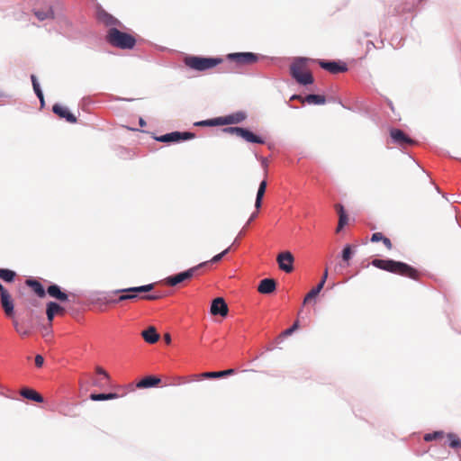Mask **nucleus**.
Segmentation results:
<instances>
[{"label":"nucleus","mask_w":461,"mask_h":461,"mask_svg":"<svg viewBox=\"0 0 461 461\" xmlns=\"http://www.w3.org/2000/svg\"><path fill=\"white\" fill-rule=\"evenodd\" d=\"M447 446L453 449H457L461 447V438L455 433L449 432L447 434Z\"/></svg>","instance_id":"obj_35"},{"label":"nucleus","mask_w":461,"mask_h":461,"mask_svg":"<svg viewBox=\"0 0 461 461\" xmlns=\"http://www.w3.org/2000/svg\"><path fill=\"white\" fill-rule=\"evenodd\" d=\"M110 383H107L103 377L102 378H92L91 384L99 388H104Z\"/></svg>","instance_id":"obj_42"},{"label":"nucleus","mask_w":461,"mask_h":461,"mask_svg":"<svg viewBox=\"0 0 461 461\" xmlns=\"http://www.w3.org/2000/svg\"><path fill=\"white\" fill-rule=\"evenodd\" d=\"M220 57H203L195 55H187L184 59V63L189 68L203 72L212 69L222 62Z\"/></svg>","instance_id":"obj_4"},{"label":"nucleus","mask_w":461,"mask_h":461,"mask_svg":"<svg viewBox=\"0 0 461 461\" xmlns=\"http://www.w3.org/2000/svg\"><path fill=\"white\" fill-rule=\"evenodd\" d=\"M255 157H256V158H257L258 160H259V161H260V163H261V165H262V167H265V168H266V167H267V159L266 158H264V157H260V156H258L257 153L255 154Z\"/></svg>","instance_id":"obj_48"},{"label":"nucleus","mask_w":461,"mask_h":461,"mask_svg":"<svg viewBox=\"0 0 461 461\" xmlns=\"http://www.w3.org/2000/svg\"><path fill=\"white\" fill-rule=\"evenodd\" d=\"M369 44H371L372 46H375V45H374V42H372V41H369V42H368V45H369Z\"/></svg>","instance_id":"obj_62"},{"label":"nucleus","mask_w":461,"mask_h":461,"mask_svg":"<svg viewBox=\"0 0 461 461\" xmlns=\"http://www.w3.org/2000/svg\"><path fill=\"white\" fill-rule=\"evenodd\" d=\"M33 14L41 22L45 21L47 19H55L56 18V14H55V12H54V9L52 6H50L46 11L34 9Z\"/></svg>","instance_id":"obj_28"},{"label":"nucleus","mask_w":461,"mask_h":461,"mask_svg":"<svg viewBox=\"0 0 461 461\" xmlns=\"http://www.w3.org/2000/svg\"><path fill=\"white\" fill-rule=\"evenodd\" d=\"M31 80H32L33 91L41 103V107H44L45 106L44 95H43V92L41 90V87L38 81L37 77L35 75L32 74Z\"/></svg>","instance_id":"obj_29"},{"label":"nucleus","mask_w":461,"mask_h":461,"mask_svg":"<svg viewBox=\"0 0 461 461\" xmlns=\"http://www.w3.org/2000/svg\"><path fill=\"white\" fill-rule=\"evenodd\" d=\"M338 212L339 215V223L337 227V231H339L348 224V216L345 212V209L342 205H338Z\"/></svg>","instance_id":"obj_36"},{"label":"nucleus","mask_w":461,"mask_h":461,"mask_svg":"<svg viewBox=\"0 0 461 461\" xmlns=\"http://www.w3.org/2000/svg\"><path fill=\"white\" fill-rule=\"evenodd\" d=\"M195 126H206V127H213L212 123V119L199 121L194 123Z\"/></svg>","instance_id":"obj_46"},{"label":"nucleus","mask_w":461,"mask_h":461,"mask_svg":"<svg viewBox=\"0 0 461 461\" xmlns=\"http://www.w3.org/2000/svg\"><path fill=\"white\" fill-rule=\"evenodd\" d=\"M141 336L143 339L149 344H154L159 339V334L153 326H149L146 330H142Z\"/></svg>","instance_id":"obj_27"},{"label":"nucleus","mask_w":461,"mask_h":461,"mask_svg":"<svg viewBox=\"0 0 461 461\" xmlns=\"http://www.w3.org/2000/svg\"><path fill=\"white\" fill-rule=\"evenodd\" d=\"M286 104H287V105H288L289 107H291V108H293V109H297V108H298V107H297V106H295V105H292V104H290L288 102H286Z\"/></svg>","instance_id":"obj_59"},{"label":"nucleus","mask_w":461,"mask_h":461,"mask_svg":"<svg viewBox=\"0 0 461 461\" xmlns=\"http://www.w3.org/2000/svg\"><path fill=\"white\" fill-rule=\"evenodd\" d=\"M139 125H140V127H144V126H146V121H145L142 117H140V118H139Z\"/></svg>","instance_id":"obj_54"},{"label":"nucleus","mask_w":461,"mask_h":461,"mask_svg":"<svg viewBox=\"0 0 461 461\" xmlns=\"http://www.w3.org/2000/svg\"><path fill=\"white\" fill-rule=\"evenodd\" d=\"M239 239H240V238H238V237H237V238L234 240L233 243L230 245V248H231L233 245H238V244H239Z\"/></svg>","instance_id":"obj_57"},{"label":"nucleus","mask_w":461,"mask_h":461,"mask_svg":"<svg viewBox=\"0 0 461 461\" xmlns=\"http://www.w3.org/2000/svg\"><path fill=\"white\" fill-rule=\"evenodd\" d=\"M6 290H7V288H5V287L2 285V283L0 282V295H1L4 292H5Z\"/></svg>","instance_id":"obj_56"},{"label":"nucleus","mask_w":461,"mask_h":461,"mask_svg":"<svg viewBox=\"0 0 461 461\" xmlns=\"http://www.w3.org/2000/svg\"><path fill=\"white\" fill-rule=\"evenodd\" d=\"M444 436V432L442 430H436L431 433H426L424 435V440L427 442L435 440L437 438H442Z\"/></svg>","instance_id":"obj_39"},{"label":"nucleus","mask_w":461,"mask_h":461,"mask_svg":"<svg viewBox=\"0 0 461 461\" xmlns=\"http://www.w3.org/2000/svg\"><path fill=\"white\" fill-rule=\"evenodd\" d=\"M110 291H93L88 295L89 302L98 307L100 310H104L109 306Z\"/></svg>","instance_id":"obj_11"},{"label":"nucleus","mask_w":461,"mask_h":461,"mask_svg":"<svg viewBox=\"0 0 461 461\" xmlns=\"http://www.w3.org/2000/svg\"><path fill=\"white\" fill-rule=\"evenodd\" d=\"M328 278V268L325 269L320 282L313 287L304 297L303 304H306L311 300L315 299L321 291L323 289L326 280Z\"/></svg>","instance_id":"obj_20"},{"label":"nucleus","mask_w":461,"mask_h":461,"mask_svg":"<svg viewBox=\"0 0 461 461\" xmlns=\"http://www.w3.org/2000/svg\"><path fill=\"white\" fill-rule=\"evenodd\" d=\"M52 112L59 118L65 120L69 123H76L77 122V116L72 113L67 106L56 103L52 106Z\"/></svg>","instance_id":"obj_16"},{"label":"nucleus","mask_w":461,"mask_h":461,"mask_svg":"<svg viewBox=\"0 0 461 461\" xmlns=\"http://www.w3.org/2000/svg\"><path fill=\"white\" fill-rule=\"evenodd\" d=\"M97 18L109 28L122 26V23L117 18H115L103 8L97 10Z\"/></svg>","instance_id":"obj_19"},{"label":"nucleus","mask_w":461,"mask_h":461,"mask_svg":"<svg viewBox=\"0 0 461 461\" xmlns=\"http://www.w3.org/2000/svg\"><path fill=\"white\" fill-rule=\"evenodd\" d=\"M310 59L305 57H296L294 59L290 66V75L301 86H309L313 84L314 77L309 70H305V67Z\"/></svg>","instance_id":"obj_3"},{"label":"nucleus","mask_w":461,"mask_h":461,"mask_svg":"<svg viewBox=\"0 0 461 461\" xmlns=\"http://www.w3.org/2000/svg\"><path fill=\"white\" fill-rule=\"evenodd\" d=\"M390 137L393 143L399 146H411L415 144V140L407 135L402 130L392 128L390 130Z\"/></svg>","instance_id":"obj_12"},{"label":"nucleus","mask_w":461,"mask_h":461,"mask_svg":"<svg viewBox=\"0 0 461 461\" xmlns=\"http://www.w3.org/2000/svg\"><path fill=\"white\" fill-rule=\"evenodd\" d=\"M25 285L31 288L39 298H44L46 296L47 289H45L44 285L38 279L29 277L25 280Z\"/></svg>","instance_id":"obj_22"},{"label":"nucleus","mask_w":461,"mask_h":461,"mask_svg":"<svg viewBox=\"0 0 461 461\" xmlns=\"http://www.w3.org/2000/svg\"><path fill=\"white\" fill-rule=\"evenodd\" d=\"M436 191H437L438 194H441V191H440V189L438 188V186H436Z\"/></svg>","instance_id":"obj_60"},{"label":"nucleus","mask_w":461,"mask_h":461,"mask_svg":"<svg viewBox=\"0 0 461 461\" xmlns=\"http://www.w3.org/2000/svg\"><path fill=\"white\" fill-rule=\"evenodd\" d=\"M276 289V282L273 278H264L260 281L258 290L260 294H270Z\"/></svg>","instance_id":"obj_23"},{"label":"nucleus","mask_w":461,"mask_h":461,"mask_svg":"<svg viewBox=\"0 0 461 461\" xmlns=\"http://www.w3.org/2000/svg\"><path fill=\"white\" fill-rule=\"evenodd\" d=\"M226 58L229 61H233L240 65H249L258 62L260 55L250 51H242L229 53Z\"/></svg>","instance_id":"obj_9"},{"label":"nucleus","mask_w":461,"mask_h":461,"mask_svg":"<svg viewBox=\"0 0 461 461\" xmlns=\"http://www.w3.org/2000/svg\"><path fill=\"white\" fill-rule=\"evenodd\" d=\"M194 138H195L194 132L175 131H171V132H167V133L157 136L154 139L157 141L164 142V143H180L183 141L193 140Z\"/></svg>","instance_id":"obj_8"},{"label":"nucleus","mask_w":461,"mask_h":461,"mask_svg":"<svg viewBox=\"0 0 461 461\" xmlns=\"http://www.w3.org/2000/svg\"><path fill=\"white\" fill-rule=\"evenodd\" d=\"M371 265L381 270L403 276H408L413 280H418L420 276L419 271L412 266L405 262L397 261L391 258H375L371 261Z\"/></svg>","instance_id":"obj_1"},{"label":"nucleus","mask_w":461,"mask_h":461,"mask_svg":"<svg viewBox=\"0 0 461 461\" xmlns=\"http://www.w3.org/2000/svg\"><path fill=\"white\" fill-rule=\"evenodd\" d=\"M61 28H68L71 26L69 20L64 15H58L55 18Z\"/></svg>","instance_id":"obj_41"},{"label":"nucleus","mask_w":461,"mask_h":461,"mask_svg":"<svg viewBox=\"0 0 461 461\" xmlns=\"http://www.w3.org/2000/svg\"><path fill=\"white\" fill-rule=\"evenodd\" d=\"M420 3L422 2L423 0H418Z\"/></svg>","instance_id":"obj_63"},{"label":"nucleus","mask_w":461,"mask_h":461,"mask_svg":"<svg viewBox=\"0 0 461 461\" xmlns=\"http://www.w3.org/2000/svg\"><path fill=\"white\" fill-rule=\"evenodd\" d=\"M21 336L27 337L31 334V330L29 329H22L20 331H17Z\"/></svg>","instance_id":"obj_51"},{"label":"nucleus","mask_w":461,"mask_h":461,"mask_svg":"<svg viewBox=\"0 0 461 461\" xmlns=\"http://www.w3.org/2000/svg\"><path fill=\"white\" fill-rule=\"evenodd\" d=\"M64 311V307H62L58 302L50 301L46 303V315L50 327L51 326L55 316Z\"/></svg>","instance_id":"obj_21"},{"label":"nucleus","mask_w":461,"mask_h":461,"mask_svg":"<svg viewBox=\"0 0 461 461\" xmlns=\"http://www.w3.org/2000/svg\"><path fill=\"white\" fill-rule=\"evenodd\" d=\"M229 312L228 305L222 297H216L212 300L210 313L213 316L226 317Z\"/></svg>","instance_id":"obj_18"},{"label":"nucleus","mask_w":461,"mask_h":461,"mask_svg":"<svg viewBox=\"0 0 461 461\" xmlns=\"http://www.w3.org/2000/svg\"><path fill=\"white\" fill-rule=\"evenodd\" d=\"M224 133L228 134H235L244 140L249 143L253 144H265L266 140L258 135L254 133L250 129L240 127V126H228L222 129Z\"/></svg>","instance_id":"obj_6"},{"label":"nucleus","mask_w":461,"mask_h":461,"mask_svg":"<svg viewBox=\"0 0 461 461\" xmlns=\"http://www.w3.org/2000/svg\"><path fill=\"white\" fill-rule=\"evenodd\" d=\"M384 235L382 232H374L371 236V242H379L384 240Z\"/></svg>","instance_id":"obj_45"},{"label":"nucleus","mask_w":461,"mask_h":461,"mask_svg":"<svg viewBox=\"0 0 461 461\" xmlns=\"http://www.w3.org/2000/svg\"><path fill=\"white\" fill-rule=\"evenodd\" d=\"M235 372H236L235 369L230 368V369L221 370V371L205 372V373L202 374V376L204 378H212V379L222 378V377H226L228 375H233V374H235Z\"/></svg>","instance_id":"obj_31"},{"label":"nucleus","mask_w":461,"mask_h":461,"mask_svg":"<svg viewBox=\"0 0 461 461\" xmlns=\"http://www.w3.org/2000/svg\"><path fill=\"white\" fill-rule=\"evenodd\" d=\"M385 102H386L387 105L389 106V108H390L393 112H394V106H393V102H392L390 99H388V98H386Z\"/></svg>","instance_id":"obj_52"},{"label":"nucleus","mask_w":461,"mask_h":461,"mask_svg":"<svg viewBox=\"0 0 461 461\" xmlns=\"http://www.w3.org/2000/svg\"><path fill=\"white\" fill-rule=\"evenodd\" d=\"M119 398V394L116 393H93L89 395V399L94 402L109 401Z\"/></svg>","instance_id":"obj_30"},{"label":"nucleus","mask_w":461,"mask_h":461,"mask_svg":"<svg viewBox=\"0 0 461 461\" xmlns=\"http://www.w3.org/2000/svg\"><path fill=\"white\" fill-rule=\"evenodd\" d=\"M228 125L237 124L247 118V113L244 111H237L235 113L227 114Z\"/></svg>","instance_id":"obj_32"},{"label":"nucleus","mask_w":461,"mask_h":461,"mask_svg":"<svg viewBox=\"0 0 461 461\" xmlns=\"http://www.w3.org/2000/svg\"><path fill=\"white\" fill-rule=\"evenodd\" d=\"M17 274L14 270L9 268H0V279L7 284H12L15 281Z\"/></svg>","instance_id":"obj_34"},{"label":"nucleus","mask_w":461,"mask_h":461,"mask_svg":"<svg viewBox=\"0 0 461 461\" xmlns=\"http://www.w3.org/2000/svg\"><path fill=\"white\" fill-rule=\"evenodd\" d=\"M13 325H14V328L15 329L16 331H20L21 327H20V325H19L17 321L14 320L13 321Z\"/></svg>","instance_id":"obj_53"},{"label":"nucleus","mask_w":461,"mask_h":461,"mask_svg":"<svg viewBox=\"0 0 461 461\" xmlns=\"http://www.w3.org/2000/svg\"><path fill=\"white\" fill-rule=\"evenodd\" d=\"M0 303L5 316L14 319L15 316L14 301L8 289L0 295Z\"/></svg>","instance_id":"obj_15"},{"label":"nucleus","mask_w":461,"mask_h":461,"mask_svg":"<svg viewBox=\"0 0 461 461\" xmlns=\"http://www.w3.org/2000/svg\"><path fill=\"white\" fill-rule=\"evenodd\" d=\"M105 41L111 46L123 50H133L137 42L132 34L122 32L117 27H111L107 30Z\"/></svg>","instance_id":"obj_2"},{"label":"nucleus","mask_w":461,"mask_h":461,"mask_svg":"<svg viewBox=\"0 0 461 461\" xmlns=\"http://www.w3.org/2000/svg\"><path fill=\"white\" fill-rule=\"evenodd\" d=\"M354 253H355V251L353 250V248L351 245H349V244L345 245L341 251L342 260L345 262H348L352 258Z\"/></svg>","instance_id":"obj_37"},{"label":"nucleus","mask_w":461,"mask_h":461,"mask_svg":"<svg viewBox=\"0 0 461 461\" xmlns=\"http://www.w3.org/2000/svg\"><path fill=\"white\" fill-rule=\"evenodd\" d=\"M295 100H298V101H301V102H305L304 101V98H303V96L301 95H298V94H294L290 96V101H295Z\"/></svg>","instance_id":"obj_49"},{"label":"nucleus","mask_w":461,"mask_h":461,"mask_svg":"<svg viewBox=\"0 0 461 461\" xmlns=\"http://www.w3.org/2000/svg\"><path fill=\"white\" fill-rule=\"evenodd\" d=\"M207 267V263L202 262L193 267H190L185 271L179 272L177 274L167 276L165 279V282L169 286H176L180 283L193 278L194 276L198 275V271L203 267Z\"/></svg>","instance_id":"obj_7"},{"label":"nucleus","mask_w":461,"mask_h":461,"mask_svg":"<svg viewBox=\"0 0 461 461\" xmlns=\"http://www.w3.org/2000/svg\"><path fill=\"white\" fill-rule=\"evenodd\" d=\"M276 261L279 268L285 272L291 273L294 271V257L290 251H283L277 255Z\"/></svg>","instance_id":"obj_14"},{"label":"nucleus","mask_w":461,"mask_h":461,"mask_svg":"<svg viewBox=\"0 0 461 461\" xmlns=\"http://www.w3.org/2000/svg\"><path fill=\"white\" fill-rule=\"evenodd\" d=\"M299 321H295L291 327L283 331L284 336L292 335L299 328Z\"/></svg>","instance_id":"obj_43"},{"label":"nucleus","mask_w":461,"mask_h":461,"mask_svg":"<svg viewBox=\"0 0 461 461\" xmlns=\"http://www.w3.org/2000/svg\"><path fill=\"white\" fill-rule=\"evenodd\" d=\"M154 288V284H147L140 286H131L127 288H122V293L126 294L128 301L135 300V299H144V300H157L161 296L160 294H148L152 291Z\"/></svg>","instance_id":"obj_5"},{"label":"nucleus","mask_w":461,"mask_h":461,"mask_svg":"<svg viewBox=\"0 0 461 461\" xmlns=\"http://www.w3.org/2000/svg\"><path fill=\"white\" fill-rule=\"evenodd\" d=\"M47 294L50 297L54 298L60 303L69 302V294L55 283L50 282V285L47 287Z\"/></svg>","instance_id":"obj_17"},{"label":"nucleus","mask_w":461,"mask_h":461,"mask_svg":"<svg viewBox=\"0 0 461 461\" xmlns=\"http://www.w3.org/2000/svg\"><path fill=\"white\" fill-rule=\"evenodd\" d=\"M95 372H96L97 375H102L103 378L107 383H110L111 377H110L109 374L104 368H102L101 366H96Z\"/></svg>","instance_id":"obj_44"},{"label":"nucleus","mask_w":461,"mask_h":461,"mask_svg":"<svg viewBox=\"0 0 461 461\" xmlns=\"http://www.w3.org/2000/svg\"><path fill=\"white\" fill-rule=\"evenodd\" d=\"M4 96H5V94L0 90V98L4 97Z\"/></svg>","instance_id":"obj_61"},{"label":"nucleus","mask_w":461,"mask_h":461,"mask_svg":"<svg viewBox=\"0 0 461 461\" xmlns=\"http://www.w3.org/2000/svg\"><path fill=\"white\" fill-rule=\"evenodd\" d=\"M230 250V246L228 247L227 249H225L223 251H221V253L213 256L210 260H207V261H204L205 263H207V266L209 264H214V263H218L220 262L224 256H226Z\"/></svg>","instance_id":"obj_38"},{"label":"nucleus","mask_w":461,"mask_h":461,"mask_svg":"<svg viewBox=\"0 0 461 461\" xmlns=\"http://www.w3.org/2000/svg\"><path fill=\"white\" fill-rule=\"evenodd\" d=\"M44 363V358L41 355H36L35 365L37 367H41Z\"/></svg>","instance_id":"obj_47"},{"label":"nucleus","mask_w":461,"mask_h":461,"mask_svg":"<svg viewBox=\"0 0 461 461\" xmlns=\"http://www.w3.org/2000/svg\"><path fill=\"white\" fill-rule=\"evenodd\" d=\"M161 379L158 376L156 375H148L140 379L137 384V388H153L157 386L158 384H160Z\"/></svg>","instance_id":"obj_24"},{"label":"nucleus","mask_w":461,"mask_h":461,"mask_svg":"<svg viewBox=\"0 0 461 461\" xmlns=\"http://www.w3.org/2000/svg\"><path fill=\"white\" fill-rule=\"evenodd\" d=\"M245 226L243 227V229L239 232L238 234V238H241L245 235Z\"/></svg>","instance_id":"obj_55"},{"label":"nucleus","mask_w":461,"mask_h":461,"mask_svg":"<svg viewBox=\"0 0 461 461\" xmlns=\"http://www.w3.org/2000/svg\"><path fill=\"white\" fill-rule=\"evenodd\" d=\"M20 394L30 401L41 403L44 402V398L41 394L36 392L34 389L25 387L21 390Z\"/></svg>","instance_id":"obj_25"},{"label":"nucleus","mask_w":461,"mask_h":461,"mask_svg":"<svg viewBox=\"0 0 461 461\" xmlns=\"http://www.w3.org/2000/svg\"><path fill=\"white\" fill-rule=\"evenodd\" d=\"M382 242L384 243V245L388 249H391L393 248V244H392V241L390 240L389 238L387 237H384V240H382Z\"/></svg>","instance_id":"obj_50"},{"label":"nucleus","mask_w":461,"mask_h":461,"mask_svg":"<svg viewBox=\"0 0 461 461\" xmlns=\"http://www.w3.org/2000/svg\"><path fill=\"white\" fill-rule=\"evenodd\" d=\"M304 101L309 104L322 105L326 104V97L323 95L308 94Z\"/></svg>","instance_id":"obj_33"},{"label":"nucleus","mask_w":461,"mask_h":461,"mask_svg":"<svg viewBox=\"0 0 461 461\" xmlns=\"http://www.w3.org/2000/svg\"><path fill=\"white\" fill-rule=\"evenodd\" d=\"M165 339H166L167 342H168V343L171 341L170 335H168V334L166 336Z\"/></svg>","instance_id":"obj_58"},{"label":"nucleus","mask_w":461,"mask_h":461,"mask_svg":"<svg viewBox=\"0 0 461 461\" xmlns=\"http://www.w3.org/2000/svg\"><path fill=\"white\" fill-rule=\"evenodd\" d=\"M122 288L110 290L109 306H113L116 304L122 303L124 301H128L126 294L122 293Z\"/></svg>","instance_id":"obj_26"},{"label":"nucleus","mask_w":461,"mask_h":461,"mask_svg":"<svg viewBox=\"0 0 461 461\" xmlns=\"http://www.w3.org/2000/svg\"><path fill=\"white\" fill-rule=\"evenodd\" d=\"M212 126L228 125L227 116L224 115V116L212 118Z\"/></svg>","instance_id":"obj_40"},{"label":"nucleus","mask_w":461,"mask_h":461,"mask_svg":"<svg viewBox=\"0 0 461 461\" xmlns=\"http://www.w3.org/2000/svg\"><path fill=\"white\" fill-rule=\"evenodd\" d=\"M267 180L264 179L260 182L258 191H257V195H256V200H255L256 211L250 214L249 220L245 223V228H248L249 226V224L258 217V211L262 206V200H263L266 189H267Z\"/></svg>","instance_id":"obj_13"},{"label":"nucleus","mask_w":461,"mask_h":461,"mask_svg":"<svg viewBox=\"0 0 461 461\" xmlns=\"http://www.w3.org/2000/svg\"><path fill=\"white\" fill-rule=\"evenodd\" d=\"M318 64L331 74L344 73L348 69L347 63L339 59H318Z\"/></svg>","instance_id":"obj_10"}]
</instances>
